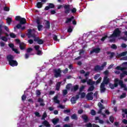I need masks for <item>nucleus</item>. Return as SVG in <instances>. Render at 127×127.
<instances>
[{"mask_svg": "<svg viewBox=\"0 0 127 127\" xmlns=\"http://www.w3.org/2000/svg\"><path fill=\"white\" fill-rule=\"evenodd\" d=\"M71 87H72V84H68L66 85V88L67 89V90H69V89H70V88H71Z\"/></svg>", "mask_w": 127, "mask_h": 127, "instance_id": "nucleus-45", "label": "nucleus"}, {"mask_svg": "<svg viewBox=\"0 0 127 127\" xmlns=\"http://www.w3.org/2000/svg\"><path fill=\"white\" fill-rule=\"evenodd\" d=\"M35 115L36 117H40V114L38 112H35Z\"/></svg>", "mask_w": 127, "mask_h": 127, "instance_id": "nucleus-61", "label": "nucleus"}, {"mask_svg": "<svg viewBox=\"0 0 127 127\" xmlns=\"http://www.w3.org/2000/svg\"><path fill=\"white\" fill-rule=\"evenodd\" d=\"M111 48H112V49H117L118 47H117V45H116L115 44H113L111 46Z\"/></svg>", "mask_w": 127, "mask_h": 127, "instance_id": "nucleus-46", "label": "nucleus"}, {"mask_svg": "<svg viewBox=\"0 0 127 127\" xmlns=\"http://www.w3.org/2000/svg\"><path fill=\"white\" fill-rule=\"evenodd\" d=\"M38 102L39 103H40V106H44V105H45L44 103H43V102H43V99H42L41 98H39L38 99Z\"/></svg>", "mask_w": 127, "mask_h": 127, "instance_id": "nucleus-31", "label": "nucleus"}, {"mask_svg": "<svg viewBox=\"0 0 127 127\" xmlns=\"http://www.w3.org/2000/svg\"><path fill=\"white\" fill-rule=\"evenodd\" d=\"M95 121L97 122V123H99V124H104V121L100 120V118H99L98 117H95Z\"/></svg>", "mask_w": 127, "mask_h": 127, "instance_id": "nucleus-20", "label": "nucleus"}, {"mask_svg": "<svg viewBox=\"0 0 127 127\" xmlns=\"http://www.w3.org/2000/svg\"><path fill=\"white\" fill-rule=\"evenodd\" d=\"M109 86H110L111 89H114V88L116 87V86L115 85V80H114V85L113 84L110 83Z\"/></svg>", "mask_w": 127, "mask_h": 127, "instance_id": "nucleus-39", "label": "nucleus"}, {"mask_svg": "<svg viewBox=\"0 0 127 127\" xmlns=\"http://www.w3.org/2000/svg\"><path fill=\"white\" fill-rule=\"evenodd\" d=\"M19 47H20V49H21V50H23V49L25 48V44L23 43H21L20 44Z\"/></svg>", "mask_w": 127, "mask_h": 127, "instance_id": "nucleus-21", "label": "nucleus"}, {"mask_svg": "<svg viewBox=\"0 0 127 127\" xmlns=\"http://www.w3.org/2000/svg\"><path fill=\"white\" fill-rule=\"evenodd\" d=\"M15 20H18L20 22L19 24H18L16 26V28L22 29V30L25 29V26L24 25V24L26 23V19L25 18H22L19 16H17L15 17Z\"/></svg>", "mask_w": 127, "mask_h": 127, "instance_id": "nucleus-1", "label": "nucleus"}, {"mask_svg": "<svg viewBox=\"0 0 127 127\" xmlns=\"http://www.w3.org/2000/svg\"><path fill=\"white\" fill-rule=\"evenodd\" d=\"M43 124L44 125V126H45V127H50V125H49V123H48V122H47V121H44L43 123Z\"/></svg>", "mask_w": 127, "mask_h": 127, "instance_id": "nucleus-26", "label": "nucleus"}, {"mask_svg": "<svg viewBox=\"0 0 127 127\" xmlns=\"http://www.w3.org/2000/svg\"><path fill=\"white\" fill-rule=\"evenodd\" d=\"M120 85L122 89H124V91H127V85L124 84L123 80H119V79H115V87H118V85Z\"/></svg>", "mask_w": 127, "mask_h": 127, "instance_id": "nucleus-4", "label": "nucleus"}, {"mask_svg": "<svg viewBox=\"0 0 127 127\" xmlns=\"http://www.w3.org/2000/svg\"><path fill=\"white\" fill-rule=\"evenodd\" d=\"M25 99H26V96H25V95H22V101H25Z\"/></svg>", "mask_w": 127, "mask_h": 127, "instance_id": "nucleus-57", "label": "nucleus"}, {"mask_svg": "<svg viewBox=\"0 0 127 127\" xmlns=\"http://www.w3.org/2000/svg\"><path fill=\"white\" fill-rule=\"evenodd\" d=\"M127 52H124L123 53H121L120 54H117V55H116V57L118 58H120V57H123L124 56H126L127 55Z\"/></svg>", "mask_w": 127, "mask_h": 127, "instance_id": "nucleus-13", "label": "nucleus"}, {"mask_svg": "<svg viewBox=\"0 0 127 127\" xmlns=\"http://www.w3.org/2000/svg\"><path fill=\"white\" fill-rule=\"evenodd\" d=\"M126 75H127V71H124L123 72V73H121V75H120V77H121V79H122V78H124V77L125 76H126Z\"/></svg>", "mask_w": 127, "mask_h": 127, "instance_id": "nucleus-24", "label": "nucleus"}, {"mask_svg": "<svg viewBox=\"0 0 127 127\" xmlns=\"http://www.w3.org/2000/svg\"><path fill=\"white\" fill-rule=\"evenodd\" d=\"M35 29H29L28 32V35L29 37H35Z\"/></svg>", "mask_w": 127, "mask_h": 127, "instance_id": "nucleus-7", "label": "nucleus"}, {"mask_svg": "<svg viewBox=\"0 0 127 127\" xmlns=\"http://www.w3.org/2000/svg\"><path fill=\"white\" fill-rule=\"evenodd\" d=\"M67 93H68V92L66 90H64L63 91V93L64 96H65V95H67Z\"/></svg>", "mask_w": 127, "mask_h": 127, "instance_id": "nucleus-52", "label": "nucleus"}, {"mask_svg": "<svg viewBox=\"0 0 127 127\" xmlns=\"http://www.w3.org/2000/svg\"><path fill=\"white\" fill-rule=\"evenodd\" d=\"M127 44H122L121 45V47H122V48H126L127 47Z\"/></svg>", "mask_w": 127, "mask_h": 127, "instance_id": "nucleus-58", "label": "nucleus"}, {"mask_svg": "<svg viewBox=\"0 0 127 127\" xmlns=\"http://www.w3.org/2000/svg\"><path fill=\"white\" fill-rule=\"evenodd\" d=\"M86 127H93V125L89 123L86 125Z\"/></svg>", "mask_w": 127, "mask_h": 127, "instance_id": "nucleus-64", "label": "nucleus"}, {"mask_svg": "<svg viewBox=\"0 0 127 127\" xmlns=\"http://www.w3.org/2000/svg\"><path fill=\"white\" fill-rule=\"evenodd\" d=\"M109 82H110V79L108 78L107 75H106L104 78L103 82L101 83L100 86V90L101 93H104L106 90V88H105V84L107 85V84H109Z\"/></svg>", "mask_w": 127, "mask_h": 127, "instance_id": "nucleus-5", "label": "nucleus"}, {"mask_svg": "<svg viewBox=\"0 0 127 127\" xmlns=\"http://www.w3.org/2000/svg\"><path fill=\"white\" fill-rule=\"evenodd\" d=\"M79 95H80L81 98H84L86 96V93L83 92V93H82L81 94H79Z\"/></svg>", "mask_w": 127, "mask_h": 127, "instance_id": "nucleus-49", "label": "nucleus"}, {"mask_svg": "<svg viewBox=\"0 0 127 127\" xmlns=\"http://www.w3.org/2000/svg\"><path fill=\"white\" fill-rule=\"evenodd\" d=\"M9 47L10 48H12V50L15 52V53H16L17 54H19V52L17 50V49L13 48V46H14V45L13 44H8Z\"/></svg>", "mask_w": 127, "mask_h": 127, "instance_id": "nucleus-10", "label": "nucleus"}, {"mask_svg": "<svg viewBox=\"0 0 127 127\" xmlns=\"http://www.w3.org/2000/svg\"><path fill=\"white\" fill-rule=\"evenodd\" d=\"M0 45L1 47H3L4 46V43L3 42H0Z\"/></svg>", "mask_w": 127, "mask_h": 127, "instance_id": "nucleus-59", "label": "nucleus"}, {"mask_svg": "<svg viewBox=\"0 0 127 127\" xmlns=\"http://www.w3.org/2000/svg\"><path fill=\"white\" fill-rule=\"evenodd\" d=\"M86 98L87 100L92 101V100H93V93L90 92L88 93V94L86 95Z\"/></svg>", "mask_w": 127, "mask_h": 127, "instance_id": "nucleus-12", "label": "nucleus"}, {"mask_svg": "<svg viewBox=\"0 0 127 127\" xmlns=\"http://www.w3.org/2000/svg\"><path fill=\"white\" fill-rule=\"evenodd\" d=\"M61 74V70H60V69L55 70V76L56 77V78H58V77H60Z\"/></svg>", "mask_w": 127, "mask_h": 127, "instance_id": "nucleus-9", "label": "nucleus"}, {"mask_svg": "<svg viewBox=\"0 0 127 127\" xmlns=\"http://www.w3.org/2000/svg\"><path fill=\"white\" fill-rule=\"evenodd\" d=\"M100 51H101V49L100 48H95L90 52V54H92V53H99Z\"/></svg>", "mask_w": 127, "mask_h": 127, "instance_id": "nucleus-16", "label": "nucleus"}, {"mask_svg": "<svg viewBox=\"0 0 127 127\" xmlns=\"http://www.w3.org/2000/svg\"><path fill=\"white\" fill-rule=\"evenodd\" d=\"M91 115H92V116H95L96 115V111L94 110H92L91 111Z\"/></svg>", "mask_w": 127, "mask_h": 127, "instance_id": "nucleus-43", "label": "nucleus"}, {"mask_svg": "<svg viewBox=\"0 0 127 127\" xmlns=\"http://www.w3.org/2000/svg\"><path fill=\"white\" fill-rule=\"evenodd\" d=\"M109 120L110 122H111V123H114V120H115V118L113 116H111L110 117Z\"/></svg>", "mask_w": 127, "mask_h": 127, "instance_id": "nucleus-47", "label": "nucleus"}, {"mask_svg": "<svg viewBox=\"0 0 127 127\" xmlns=\"http://www.w3.org/2000/svg\"><path fill=\"white\" fill-rule=\"evenodd\" d=\"M37 7H38V8H41L42 7V2H38L37 3Z\"/></svg>", "mask_w": 127, "mask_h": 127, "instance_id": "nucleus-28", "label": "nucleus"}, {"mask_svg": "<svg viewBox=\"0 0 127 127\" xmlns=\"http://www.w3.org/2000/svg\"><path fill=\"white\" fill-rule=\"evenodd\" d=\"M61 85V82H58L56 85V90L57 91L59 90V89H60V85Z\"/></svg>", "mask_w": 127, "mask_h": 127, "instance_id": "nucleus-30", "label": "nucleus"}, {"mask_svg": "<svg viewBox=\"0 0 127 127\" xmlns=\"http://www.w3.org/2000/svg\"><path fill=\"white\" fill-rule=\"evenodd\" d=\"M64 11L65 13H69L70 12V5H64Z\"/></svg>", "mask_w": 127, "mask_h": 127, "instance_id": "nucleus-11", "label": "nucleus"}, {"mask_svg": "<svg viewBox=\"0 0 127 127\" xmlns=\"http://www.w3.org/2000/svg\"><path fill=\"white\" fill-rule=\"evenodd\" d=\"M94 89H95V87L93 86H91L88 88V92H92Z\"/></svg>", "mask_w": 127, "mask_h": 127, "instance_id": "nucleus-37", "label": "nucleus"}, {"mask_svg": "<svg viewBox=\"0 0 127 127\" xmlns=\"http://www.w3.org/2000/svg\"><path fill=\"white\" fill-rule=\"evenodd\" d=\"M10 37H11L12 38H15V37H16V36L15 35V34H14V33H12L10 34Z\"/></svg>", "mask_w": 127, "mask_h": 127, "instance_id": "nucleus-41", "label": "nucleus"}, {"mask_svg": "<svg viewBox=\"0 0 127 127\" xmlns=\"http://www.w3.org/2000/svg\"><path fill=\"white\" fill-rule=\"evenodd\" d=\"M0 39H1V40H3V41H7V38H6V37L0 36Z\"/></svg>", "mask_w": 127, "mask_h": 127, "instance_id": "nucleus-35", "label": "nucleus"}, {"mask_svg": "<svg viewBox=\"0 0 127 127\" xmlns=\"http://www.w3.org/2000/svg\"><path fill=\"white\" fill-rule=\"evenodd\" d=\"M72 19H74V17L73 16H72L70 18H67L66 21V23H68V22H70V21H71V20H72Z\"/></svg>", "mask_w": 127, "mask_h": 127, "instance_id": "nucleus-38", "label": "nucleus"}, {"mask_svg": "<svg viewBox=\"0 0 127 127\" xmlns=\"http://www.w3.org/2000/svg\"><path fill=\"white\" fill-rule=\"evenodd\" d=\"M87 83L88 85H94L95 81H93V80H92V79H89L87 81Z\"/></svg>", "mask_w": 127, "mask_h": 127, "instance_id": "nucleus-22", "label": "nucleus"}, {"mask_svg": "<svg viewBox=\"0 0 127 127\" xmlns=\"http://www.w3.org/2000/svg\"><path fill=\"white\" fill-rule=\"evenodd\" d=\"M82 119L83 121H84L85 123H86V122H88V117L86 115H83L82 116Z\"/></svg>", "mask_w": 127, "mask_h": 127, "instance_id": "nucleus-27", "label": "nucleus"}, {"mask_svg": "<svg viewBox=\"0 0 127 127\" xmlns=\"http://www.w3.org/2000/svg\"><path fill=\"white\" fill-rule=\"evenodd\" d=\"M71 118L72 119V120H77V115H76V114H73L71 116Z\"/></svg>", "mask_w": 127, "mask_h": 127, "instance_id": "nucleus-36", "label": "nucleus"}, {"mask_svg": "<svg viewBox=\"0 0 127 127\" xmlns=\"http://www.w3.org/2000/svg\"><path fill=\"white\" fill-rule=\"evenodd\" d=\"M79 89V85H76L73 86V89H72V91H77Z\"/></svg>", "mask_w": 127, "mask_h": 127, "instance_id": "nucleus-34", "label": "nucleus"}, {"mask_svg": "<svg viewBox=\"0 0 127 127\" xmlns=\"http://www.w3.org/2000/svg\"><path fill=\"white\" fill-rule=\"evenodd\" d=\"M85 88V86H82L80 88H79V91L81 92L82 90H84Z\"/></svg>", "mask_w": 127, "mask_h": 127, "instance_id": "nucleus-60", "label": "nucleus"}, {"mask_svg": "<svg viewBox=\"0 0 127 127\" xmlns=\"http://www.w3.org/2000/svg\"><path fill=\"white\" fill-rule=\"evenodd\" d=\"M34 41H37L38 44H42V43H43V41L42 40L39 39L38 37L35 38L34 39Z\"/></svg>", "mask_w": 127, "mask_h": 127, "instance_id": "nucleus-19", "label": "nucleus"}, {"mask_svg": "<svg viewBox=\"0 0 127 127\" xmlns=\"http://www.w3.org/2000/svg\"><path fill=\"white\" fill-rule=\"evenodd\" d=\"M98 106L99 108V111L98 112V114H101L103 116V118H106V115H110V112L109 111L107 110H105V107L103 106L102 103H99L98 104Z\"/></svg>", "mask_w": 127, "mask_h": 127, "instance_id": "nucleus-2", "label": "nucleus"}, {"mask_svg": "<svg viewBox=\"0 0 127 127\" xmlns=\"http://www.w3.org/2000/svg\"><path fill=\"white\" fill-rule=\"evenodd\" d=\"M123 123L125 124V125H127V120L126 119H124L123 120Z\"/></svg>", "mask_w": 127, "mask_h": 127, "instance_id": "nucleus-63", "label": "nucleus"}, {"mask_svg": "<svg viewBox=\"0 0 127 127\" xmlns=\"http://www.w3.org/2000/svg\"><path fill=\"white\" fill-rule=\"evenodd\" d=\"M53 100L56 104H60V101L58 100V95L55 96L53 98Z\"/></svg>", "mask_w": 127, "mask_h": 127, "instance_id": "nucleus-17", "label": "nucleus"}, {"mask_svg": "<svg viewBox=\"0 0 127 127\" xmlns=\"http://www.w3.org/2000/svg\"><path fill=\"white\" fill-rule=\"evenodd\" d=\"M121 35V31L117 28L115 29L113 34L110 37V42H114L117 40V37H119Z\"/></svg>", "mask_w": 127, "mask_h": 127, "instance_id": "nucleus-3", "label": "nucleus"}, {"mask_svg": "<svg viewBox=\"0 0 127 127\" xmlns=\"http://www.w3.org/2000/svg\"><path fill=\"white\" fill-rule=\"evenodd\" d=\"M45 23L46 28H49V27H50V23H49V21H46Z\"/></svg>", "mask_w": 127, "mask_h": 127, "instance_id": "nucleus-32", "label": "nucleus"}, {"mask_svg": "<svg viewBox=\"0 0 127 127\" xmlns=\"http://www.w3.org/2000/svg\"><path fill=\"white\" fill-rule=\"evenodd\" d=\"M11 21H12L11 18H7L6 19V22L9 25L10 24Z\"/></svg>", "mask_w": 127, "mask_h": 127, "instance_id": "nucleus-29", "label": "nucleus"}, {"mask_svg": "<svg viewBox=\"0 0 127 127\" xmlns=\"http://www.w3.org/2000/svg\"><path fill=\"white\" fill-rule=\"evenodd\" d=\"M106 65H107V63L105 62V63H104V64H102V65L101 66H100L99 65L95 66L94 70L95 71H100L101 70H103V69H104V68L105 66H106Z\"/></svg>", "mask_w": 127, "mask_h": 127, "instance_id": "nucleus-8", "label": "nucleus"}, {"mask_svg": "<svg viewBox=\"0 0 127 127\" xmlns=\"http://www.w3.org/2000/svg\"><path fill=\"white\" fill-rule=\"evenodd\" d=\"M99 77H100V74L95 75L94 76L95 80H97V79H98V78H99Z\"/></svg>", "mask_w": 127, "mask_h": 127, "instance_id": "nucleus-56", "label": "nucleus"}, {"mask_svg": "<svg viewBox=\"0 0 127 127\" xmlns=\"http://www.w3.org/2000/svg\"><path fill=\"white\" fill-rule=\"evenodd\" d=\"M73 31V28L72 27L69 26L67 29V32H71Z\"/></svg>", "mask_w": 127, "mask_h": 127, "instance_id": "nucleus-42", "label": "nucleus"}, {"mask_svg": "<svg viewBox=\"0 0 127 127\" xmlns=\"http://www.w3.org/2000/svg\"><path fill=\"white\" fill-rule=\"evenodd\" d=\"M59 122V119L58 118H55L52 120V122L54 124V125H56L57 123Z\"/></svg>", "mask_w": 127, "mask_h": 127, "instance_id": "nucleus-23", "label": "nucleus"}, {"mask_svg": "<svg viewBox=\"0 0 127 127\" xmlns=\"http://www.w3.org/2000/svg\"><path fill=\"white\" fill-rule=\"evenodd\" d=\"M3 10H4V11H9V7H7V6L4 7Z\"/></svg>", "mask_w": 127, "mask_h": 127, "instance_id": "nucleus-40", "label": "nucleus"}, {"mask_svg": "<svg viewBox=\"0 0 127 127\" xmlns=\"http://www.w3.org/2000/svg\"><path fill=\"white\" fill-rule=\"evenodd\" d=\"M37 55H42V52L41 51H37Z\"/></svg>", "mask_w": 127, "mask_h": 127, "instance_id": "nucleus-50", "label": "nucleus"}, {"mask_svg": "<svg viewBox=\"0 0 127 127\" xmlns=\"http://www.w3.org/2000/svg\"><path fill=\"white\" fill-rule=\"evenodd\" d=\"M116 69H117V70H120L121 71H124L125 69H127V67H122L120 66H118L116 68Z\"/></svg>", "mask_w": 127, "mask_h": 127, "instance_id": "nucleus-25", "label": "nucleus"}, {"mask_svg": "<svg viewBox=\"0 0 127 127\" xmlns=\"http://www.w3.org/2000/svg\"><path fill=\"white\" fill-rule=\"evenodd\" d=\"M49 6L50 8H53L54 7V4H53L52 3H50L49 5Z\"/></svg>", "mask_w": 127, "mask_h": 127, "instance_id": "nucleus-53", "label": "nucleus"}, {"mask_svg": "<svg viewBox=\"0 0 127 127\" xmlns=\"http://www.w3.org/2000/svg\"><path fill=\"white\" fill-rule=\"evenodd\" d=\"M31 51H32V48H29L27 50V52L28 53H29V52H31Z\"/></svg>", "mask_w": 127, "mask_h": 127, "instance_id": "nucleus-62", "label": "nucleus"}, {"mask_svg": "<svg viewBox=\"0 0 127 127\" xmlns=\"http://www.w3.org/2000/svg\"><path fill=\"white\" fill-rule=\"evenodd\" d=\"M34 48L36 51H38L40 48V47L39 46H35Z\"/></svg>", "mask_w": 127, "mask_h": 127, "instance_id": "nucleus-48", "label": "nucleus"}, {"mask_svg": "<svg viewBox=\"0 0 127 127\" xmlns=\"http://www.w3.org/2000/svg\"><path fill=\"white\" fill-rule=\"evenodd\" d=\"M102 80V78L100 77L99 79L96 81V84L97 85V84H99L100 82Z\"/></svg>", "mask_w": 127, "mask_h": 127, "instance_id": "nucleus-54", "label": "nucleus"}, {"mask_svg": "<svg viewBox=\"0 0 127 127\" xmlns=\"http://www.w3.org/2000/svg\"><path fill=\"white\" fill-rule=\"evenodd\" d=\"M47 117V114H46V113H44L43 115V117L42 118V120H44L45 118Z\"/></svg>", "mask_w": 127, "mask_h": 127, "instance_id": "nucleus-44", "label": "nucleus"}, {"mask_svg": "<svg viewBox=\"0 0 127 127\" xmlns=\"http://www.w3.org/2000/svg\"><path fill=\"white\" fill-rule=\"evenodd\" d=\"M36 94L37 96H40V95L41 94V93H40V91H39V90H37L36 91Z\"/></svg>", "mask_w": 127, "mask_h": 127, "instance_id": "nucleus-51", "label": "nucleus"}, {"mask_svg": "<svg viewBox=\"0 0 127 127\" xmlns=\"http://www.w3.org/2000/svg\"><path fill=\"white\" fill-rule=\"evenodd\" d=\"M58 108H60V109H64L65 107L63 105H60L59 106H58Z\"/></svg>", "mask_w": 127, "mask_h": 127, "instance_id": "nucleus-55", "label": "nucleus"}, {"mask_svg": "<svg viewBox=\"0 0 127 127\" xmlns=\"http://www.w3.org/2000/svg\"><path fill=\"white\" fill-rule=\"evenodd\" d=\"M127 96V93H124L122 94V95H121L120 97V99H124L125 98H126V97Z\"/></svg>", "mask_w": 127, "mask_h": 127, "instance_id": "nucleus-33", "label": "nucleus"}, {"mask_svg": "<svg viewBox=\"0 0 127 127\" xmlns=\"http://www.w3.org/2000/svg\"><path fill=\"white\" fill-rule=\"evenodd\" d=\"M13 58L14 57L11 55H8L7 57V59L9 62V65L12 66V67H14V66H17V62L13 60Z\"/></svg>", "mask_w": 127, "mask_h": 127, "instance_id": "nucleus-6", "label": "nucleus"}, {"mask_svg": "<svg viewBox=\"0 0 127 127\" xmlns=\"http://www.w3.org/2000/svg\"><path fill=\"white\" fill-rule=\"evenodd\" d=\"M2 27H3L4 29L6 30V31H8L9 30L7 26L0 25V34H2V33H3V32H2V30H1Z\"/></svg>", "mask_w": 127, "mask_h": 127, "instance_id": "nucleus-14", "label": "nucleus"}, {"mask_svg": "<svg viewBox=\"0 0 127 127\" xmlns=\"http://www.w3.org/2000/svg\"><path fill=\"white\" fill-rule=\"evenodd\" d=\"M37 23L38 24V29L39 31H41V30H42V27H43V26H42L39 24V20L37 21Z\"/></svg>", "mask_w": 127, "mask_h": 127, "instance_id": "nucleus-18", "label": "nucleus"}, {"mask_svg": "<svg viewBox=\"0 0 127 127\" xmlns=\"http://www.w3.org/2000/svg\"><path fill=\"white\" fill-rule=\"evenodd\" d=\"M79 99V95H77L76 97H72L71 99V102L72 104H75L76 103V101Z\"/></svg>", "mask_w": 127, "mask_h": 127, "instance_id": "nucleus-15", "label": "nucleus"}]
</instances>
